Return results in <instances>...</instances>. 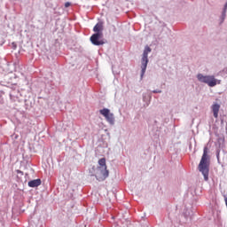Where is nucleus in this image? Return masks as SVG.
I'll return each mask as SVG.
<instances>
[{
	"label": "nucleus",
	"mask_w": 227,
	"mask_h": 227,
	"mask_svg": "<svg viewBox=\"0 0 227 227\" xmlns=\"http://www.w3.org/2000/svg\"><path fill=\"white\" fill-rule=\"evenodd\" d=\"M153 92H154V93H162L161 90H153Z\"/></svg>",
	"instance_id": "nucleus-12"
},
{
	"label": "nucleus",
	"mask_w": 227,
	"mask_h": 227,
	"mask_svg": "<svg viewBox=\"0 0 227 227\" xmlns=\"http://www.w3.org/2000/svg\"><path fill=\"white\" fill-rule=\"evenodd\" d=\"M40 185H42L41 179H34V180L28 182V187H38Z\"/></svg>",
	"instance_id": "nucleus-9"
},
{
	"label": "nucleus",
	"mask_w": 227,
	"mask_h": 227,
	"mask_svg": "<svg viewBox=\"0 0 227 227\" xmlns=\"http://www.w3.org/2000/svg\"><path fill=\"white\" fill-rule=\"evenodd\" d=\"M210 166V160L208 158V147H204L203 154L199 164V171L202 173L204 180L207 182L208 180V168Z\"/></svg>",
	"instance_id": "nucleus-1"
},
{
	"label": "nucleus",
	"mask_w": 227,
	"mask_h": 227,
	"mask_svg": "<svg viewBox=\"0 0 227 227\" xmlns=\"http://www.w3.org/2000/svg\"><path fill=\"white\" fill-rule=\"evenodd\" d=\"M219 109H221V106L219 104H214L212 106V111L215 118H218L219 116Z\"/></svg>",
	"instance_id": "nucleus-8"
},
{
	"label": "nucleus",
	"mask_w": 227,
	"mask_h": 227,
	"mask_svg": "<svg viewBox=\"0 0 227 227\" xmlns=\"http://www.w3.org/2000/svg\"><path fill=\"white\" fill-rule=\"evenodd\" d=\"M100 114L104 116L110 125H114V114L111 113L108 108H104L99 110Z\"/></svg>",
	"instance_id": "nucleus-5"
},
{
	"label": "nucleus",
	"mask_w": 227,
	"mask_h": 227,
	"mask_svg": "<svg viewBox=\"0 0 227 227\" xmlns=\"http://www.w3.org/2000/svg\"><path fill=\"white\" fill-rule=\"evenodd\" d=\"M93 31L96 34H101L104 35L103 31H104V23L102 22H98L95 25V27H93Z\"/></svg>",
	"instance_id": "nucleus-7"
},
{
	"label": "nucleus",
	"mask_w": 227,
	"mask_h": 227,
	"mask_svg": "<svg viewBox=\"0 0 227 227\" xmlns=\"http://www.w3.org/2000/svg\"><path fill=\"white\" fill-rule=\"evenodd\" d=\"M70 2H67L66 4H65V8H68L69 6H70Z\"/></svg>",
	"instance_id": "nucleus-10"
},
{
	"label": "nucleus",
	"mask_w": 227,
	"mask_h": 227,
	"mask_svg": "<svg viewBox=\"0 0 227 227\" xmlns=\"http://www.w3.org/2000/svg\"><path fill=\"white\" fill-rule=\"evenodd\" d=\"M107 176H109V170H107L106 158H101L98 160V166L96 169V178L98 182H104Z\"/></svg>",
	"instance_id": "nucleus-2"
},
{
	"label": "nucleus",
	"mask_w": 227,
	"mask_h": 227,
	"mask_svg": "<svg viewBox=\"0 0 227 227\" xmlns=\"http://www.w3.org/2000/svg\"><path fill=\"white\" fill-rule=\"evenodd\" d=\"M150 52H152V48H150L149 46H145L142 57L141 77H143V75H145V73L146 72V67H148V54H150Z\"/></svg>",
	"instance_id": "nucleus-4"
},
{
	"label": "nucleus",
	"mask_w": 227,
	"mask_h": 227,
	"mask_svg": "<svg viewBox=\"0 0 227 227\" xmlns=\"http://www.w3.org/2000/svg\"><path fill=\"white\" fill-rule=\"evenodd\" d=\"M197 79L200 82H204V84H207L210 88L221 84V81H217L214 75H203L202 74H199Z\"/></svg>",
	"instance_id": "nucleus-3"
},
{
	"label": "nucleus",
	"mask_w": 227,
	"mask_h": 227,
	"mask_svg": "<svg viewBox=\"0 0 227 227\" xmlns=\"http://www.w3.org/2000/svg\"><path fill=\"white\" fill-rule=\"evenodd\" d=\"M226 9H227V2H226V4H224V10H223L224 13H226Z\"/></svg>",
	"instance_id": "nucleus-11"
},
{
	"label": "nucleus",
	"mask_w": 227,
	"mask_h": 227,
	"mask_svg": "<svg viewBox=\"0 0 227 227\" xmlns=\"http://www.w3.org/2000/svg\"><path fill=\"white\" fill-rule=\"evenodd\" d=\"M104 37V34H93L90 36V42L93 45H104L106 43L102 38Z\"/></svg>",
	"instance_id": "nucleus-6"
}]
</instances>
